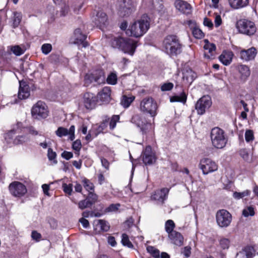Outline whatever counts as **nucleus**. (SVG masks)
I'll return each instance as SVG.
<instances>
[{"label":"nucleus","instance_id":"31","mask_svg":"<svg viewBox=\"0 0 258 258\" xmlns=\"http://www.w3.org/2000/svg\"><path fill=\"white\" fill-rule=\"evenodd\" d=\"M187 96L184 92H182L179 96H172L170 98L171 102H180L185 103L186 101Z\"/></svg>","mask_w":258,"mask_h":258},{"label":"nucleus","instance_id":"36","mask_svg":"<svg viewBox=\"0 0 258 258\" xmlns=\"http://www.w3.org/2000/svg\"><path fill=\"white\" fill-rule=\"evenodd\" d=\"M14 14V16L13 19V26L14 28H16L19 25L21 22L22 16L21 13L18 12H15Z\"/></svg>","mask_w":258,"mask_h":258},{"label":"nucleus","instance_id":"10","mask_svg":"<svg viewBox=\"0 0 258 258\" xmlns=\"http://www.w3.org/2000/svg\"><path fill=\"white\" fill-rule=\"evenodd\" d=\"M199 167L204 174H208L218 169L217 164L212 159L208 158L200 160Z\"/></svg>","mask_w":258,"mask_h":258},{"label":"nucleus","instance_id":"52","mask_svg":"<svg viewBox=\"0 0 258 258\" xmlns=\"http://www.w3.org/2000/svg\"><path fill=\"white\" fill-rule=\"evenodd\" d=\"M173 86V84L172 83H165L161 86V90L162 91H170L172 89Z\"/></svg>","mask_w":258,"mask_h":258},{"label":"nucleus","instance_id":"59","mask_svg":"<svg viewBox=\"0 0 258 258\" xmlns=\"http://www.w3.org/2000/svg\"><path fill=\"white\" fill-rule=\"evenodd\" d=\"M26 141V138L23 136H18L14 140V144H22Z\"/></svg>","mask_w":258,"mask_h":258},{"label":"nucleus","instance_id":"32","mask_svg":"<svg viewBox=\"0 0 258 258\" xmlns=\"http://www.w3.org/2000/svg\"><path fill=\"white\" fill-rule=\"evenodd\" d=\"M135 97L133 96L127 97L125 95L122 96L121 104L125 108H127L131 103L134 100Z\"/></svg>","mask_w":258,"mask_h":258},{"label":"nucleus","instance_id":"12","mask_svg":"<svg viewBox=\"0 0 258 258\" xmlns=\"http://www.w3.org/2000/svg\"><path fill=\"white\" fill-rule=\"evenodd\" d=\"M212 103L211 98L209 95L203 96L199 99L196 104V109L198 114H204L206 110L211 107Z\"/></svg>","mask_w":258,"mask_h":258},{"label":"nucleus","instance_id":"50","mask_svg":"<svg viewBox=\"0 0 258 258\" xmlns=\"http://www.w3.org/2000/svg\"><path fill=\"white\" fill-rule=\"evenodd\" d=\"M11 50L15 55L17 56L21 55L24 53V50L22 49L18 45L13 46L11 48Z\"/></svg>","mask_w":258,"mask_h":258},{"label":"nucleus","instance_id":"41","mask_svg":"<svg viewBox=\"0 0 258 258\" xmlns=\"http://www.w3.org/2000/svg\"><path fill=\"white\" fill-rule=\"evenodd\" d=\"M92 205L91 204V203L90 202V201H89L88 200V199L87 198H86L85 200H82L81 201H80L79 203H78V206H79V208L80 209H81V210H83L85 208H88V207H90L92 206Z\"/></svg>","mask_w":258,"mask_h":258},{"label":"nucleus","instance_id":"33","mask_svg":"<svg viewBox=\"0 0 258 258\" xmlns=\"http://www.w3.org/2000/svg\"><path fill=\"white\" fill-rule=\"evenodd\" d=\"M121 242L123 245L130 248H134V245L130 241L129 237L126 234L123 233L122 234Z\"/></svg>","mask_w":258,"mask_h":258},{"label":"nucleus","instance_id":"29","mask_svg":"<svg viewBox=\"0 0 258 258\" xmlns=\"http://www.w3.org/2000/svg\"><path fill=\"white\" fill-rule=\"evenodd\" d=\"M229 3L231 8L238 9L243 8L248 5V0H229Z\"/></svg>","mask_w":258,"mask_h":258},{"label":"nucleus","instance_id":"16","mask_svg":"<svg viewBox=\"0 0 258 258\" xmlns=\"http://www.w3.org/2000/svg\"><path fill=\"white\" fill-rule=\"evenodd\" d=\"M174 6L177 10L184 14L188 15L191 13V6L186 1L175 0Z\"/></svg>","mask_w":258,"mask_h":258},{"label":"nucleus","instance_id":"37","mask_svg":"<svg viewBox=\"0 0 258 258\" xmlns=\"http://www.w3.org/2000/svg\"><path fill=\"white\" fill-rule=\"evenodd\" d=\"M147 251L152 255L155 258H160V251L155 247L149 246L147 247Z\"/></svg>","mask_w":258,"mask_h":258},{"label":"nucleus","instance_id":"6","mask_svg":"<svg viewBox=\"0 0 258 258\" xmlns=\"http://www.w3.org/2000/svg\"><path fill=\"white\" fill-rule=\"evenodd\" d=\"M136 3L133 0H121L119 3L118 13L121 17L130 15L135 11Z\"/></svg>","mask_w":258,"mask_h":258},{"label":"nucleus","instance_id":"5","mask_svg":"<svg viewBox=\"0 0 258 258\" xmlns=\"http://www.w3.org/2000/svg\"><path fill=\"white\" fill-rule=\"evenodd\" d=\"M140 109L142 112L147 113L154 117L157 115V105L152 98L146 97L141 102Z\"/></svg>","mask_w":258,"mask_h":258},{"label":"nucleus","instance_id":"26","mask_svg":"<svg viewBox=\"0 0 258 258\" xmlns=\"http://www.w3.org/2000/svg\"><path fill=\"white\" fill-rule=\"evenodd\" d=\"M233 53L231 51H224L219 56L220 61L225 66L229 65L232 61Z\"/></svg>","mask_w":258,"mask_h":258},{"label":"nucleus","instance_id":"51","mask_svg":"<svg viewBox=\"0 0 258 258\" xmlns=\"http://www.w3.org/2000/svg\"><path fill=\"white\" fill-rule=\"evenodd\" d=\"M52 49V46L50 44L45 43L42 45L41 50L44 54H48Z\"/></svg>","mask_w":258,"mask_h":258},{"label":"nucleus","instance_id":"22","mask_svg":"<svg viewBox=\"0 0 258 258\" xmlns=\"http://www.w3.org/2000/svg\"><path fill=\"white\" fill-rule=\"evenodd\" d=\"M169 192V189L163 188L160 190H157L151 196L153 200L160 202L163 204L166 199Z\"/></svg>","mask_w":258,"mask_h":258},{"label":"nucleus","instance_id":"30","mask_svg":"<svg viewBox=\"0 0 258 258\" xmlns=\"http://www.w3.org/2000/svg\"><path fill=\"white\" fill-rule=\"evenodd\" d=\"M94 73V82L97 84L105 83V78L104 73L101 71H96Z\"/></svg>","mask_w":258,"mask_h":258},{"label":"nucleus","instance_id":"42","mask_svg":"<svg viewBox=\"0 0 258 258\" xmlns=\"http://www.w3.org/2000/svg\"><path fill=\"white\" fill-rule=\"evenodd\" d=\"M244 251L247 258L252 257L255 255V250L253 247L251 246L246 247L244 249Z\"/></svg>","mask_w":258,"mask_h":258},{"label":"nucleus","instance_id":"57","mask_svg":"<svg viewBox=\"0 0 258 258\" xmlns=\"http://www.w3.org/2000/svg\"><path fill=\"white\" fill-rule=\"evenodd\" d=\"M191 248L189 246H185L181 250V253L183 254V255L185 257H189L191 254Z\"/></svg>","mask_w":258,"mask_h":258},{"label":"nucleus","instance_id":"2","mask_svg":"<svg viewBox=\"0 0 258 258\" xmlns=\"http://www.w3.org/2000/svg\"><path fill=\"white\" fill-rule=\"evenodd\" d=\"M163 47L170 56H176L181 52L182 45L177 37L174 35H168L165 38Z\"/></svg>","mask_w":258,"mask_h":258},{"label":"nucleus","instance_id":"23","mask_svg":"<svg viewBox=\"0 0 258 258\" xmlns=\"http://www.w3.org/2000/svg\"><path fill=\"white\" fill-rule=\"evenodd\" d=\"M111 89L109 87H104L102 90L98 93L97 98L103 103H107L111 99Z\"/></svg>","mask_w":258,"mask_h":258},{"label":"nucleus","instance_id":"45","mask_svg":"<svg viewBox=\"0 0 258 258\" xmlns=\"http://www.w3.org/2000/svg\"><path fill=\"white\" fill-rule=\"evenodd\" d=\"M86 198L88 199L89 201H90L91 204L93 205L97 202L98 199V196L93 191H90Z\"/></svg>","mask_w":258,"mask_h":258},{"label":"nucleus","instance_id":"48","mask_svg":"<svg viewBox=\"0 0 258 258\" xmlns=\"http://www.w3.org/2000/svg\"><path fill=\"white\" fill-rule=\"evenodd\" d=\"M242 214L244 217H248L249 216H253L254 215V209L251 206L248 207L243 210Z\"/></svg>","mask_w":258,"mask_h":258},{"label":"nucleus","instance_id":"61","mask_svg":"<svg viewBox=\"0 0 258 258\" xmlns=\"http://www.w3.org/2000/svg\"><path fill=\"white\" fill-rule=\"evenodd\" d=\"M75 126L72 125L70 128L69 131V134L70 135V139L71 141H73L75 139Z\"/></svg>","mask_w":258,"mask_h":258},{"label":"nucleus","instance_id":"7","mask_svg":"<svg viewBox=\"0 0 258 258\" xmlns=\"http://www.w3.org/2000/svg\"><path fill=\"white\" fill-rule=\"evenodd\" d=\"M131 121L141 130L143 134H146L152 128V124L142 115L135 114L133 116Z\"/></svg>","mask_w":258,"mask_h":258},{"label":"nucleus","instance_id":"13","mask_svg":"<svg viewBox=\"0 0 258 258\" xmlns=\"http://www.w3.org/2000/svg\"><path fill=\"white\" fill-rule=\"evenodd\" d=\"M238 28L239 31L248 35L253 34L256 28L253 22L247 20H242L238 23Z\"/></svg>","mask_w":258,"mask_h":258},{"label":"nucleus","instance_id":"49","mask_svg":"<svg viewBox=\"0 0 258 258\" xmlns=\"http://www.w3.org/2000/svg\"><path fill=\"white\" fill-rule=\"evenodd\" d=\"M119 116L118 115H113L109 122V127L111 130H113L116 126V122L119 120Z\"/></svg>","mask_w":258,"mask_h":258},{"label":"nucleus","instance_id":"15","mask_svg":"<svg viewBox=\"0 0 258 258\" xmlns=\"http://www.w3.org/2000/svg\"><path fill=\"white\" fill-rule=\"evenodd\" d=\"M82 102L87 109H92L96 105L97 97L93 93L87 92L83 95Z\"/></svg>","mask_w":258,"mask_h":258},{"label":"nucleus","instance_id":"38","mask_svg":"<svg viewBox=\"0 0 258 258\" xmlns=\"http://www.w3.org/2000/svg\"><path fill=\"white\" fill-rule=\"evenodd\" d=\"M82 183L84 188L88 191L90 192L94 190V185L88 179H83L82 180Z\"/></svg>","mask_w":258,"mask_h":258},{"label":"nucleus","instance_id":"46","mask_svg":"<svg viewBox=\"0 0 258 258\" xmlns=\"http://www.w3.org/2000/svg\"><path fill=\"white\" fill-rule=\"evenodd\" d=\"M250 191L249 190H245L241 192H234L233 194V197L236 199H240L244 197L247 196L249 195Z\"/></svg>","mask_w":258,"mask_h":258},{"label":"nucleus","instance_id":"18","mask_svg":"<svg viewBox=\"0 0 258 258\" xmlns=\"http://www.w3.org/2000/svg\"><path fill=\"white\" fill-rule=\"evenodd\" d=\"M156 158L154 154L152 151L150 146L145 148L143 154V161L146 165H151L155 162Z\"/></svg>","mask_w":258,"mask_h":258},{"label":"nucleus","instance_id":"35","mask_svg":"<svg viewBox=\"0 0 258 258\" xmlns=\"http://www.w3.org/2000/svg\"><path fill=\"white\" fill-rule=\"evenodd\" d=\"M175 227V224L172 220H167L165 224V228L166 231L168 233V235L170 233H171L172 232H174L173 229Z\"/></svg>","mask_w":258,"mask_h":258},{"label":"nucleus","instance_id":"43","mask_svg":"<svg viewBox=\"0 0 258 258\" xmlns=\"http://www.w3.org/2000/svg\"><path fill=\"white\" fill-rule=\"evenodd\" d=\"M56 135L59 137L66 136L69 134L68 130L63 127H59L55 131Z\"/></svg>","mask_w":258,"mask_h":258},{"label":"nucleus","instance_id":"25","mask_svg":"<svg viewBox=\"0 0 258 258\" xmlns=\"http://www.w3.org/2000/svg\"><path fill=\"white\" fill-rule=\"evenodd\" d=\"M30 96V88L29 85L25 83H20L18 92V97L20 99H25Z\"/></svg>","mask_w":258,"mask_h":258},{"label":"nucleus","instance_id":"1","mask_svg":"<svg viewBox=\"0 0 258 258\" xmlns=\"http://www.w3.org/2000/svg\"><path fill=\"white\" fill-rule=\"evenodd\" d=\"M150 26V18L147 15H144L130 26L126 33L128 34L130 33L131 36L140 37L147 32Z\"/></svg>","mask_w":258,"mask_h":258},{"label":"nucleus","instance_id":"27","mask_svg":"<svg viewBox=\"0 0 258 258\" xmlns=\"http://www.w3.org/2000/svg\"><path fill=\"white\" fill-rule=\"evenodd\" d=\"M204 56L208 59H212L215 55L216 46L213 43H208L204 46Z\"/></svg>","mask_w":258,"mask_h":258},{"label":"nucleus","instance_id":"44","mask_svg":"<svg viewBox=\"0 0 258 258\" xmlns=\"http://www.w3.org/2000/svg\"><path fill=\"white\" fill-rule=\"evenodd\" d=\"M120 207V205L119 204H112L109 205L108 207L105 209V212H115L118 211L119 207Z\"/></svg>","mask_w":258,"mask_h":258},{"label":"nucleus","instance_id":"20","mask_svg":"<svg viewBox=\"0 0 258 258\" xmlns=\"http://www.w3.org/2000/svg\"><path fill=\"white\" fill-rule=\"evenodd\" d=\"M257 54L256 49L252 47L247 50L243 49L240 51L241 59L245 61H249L253 59Z\"/></svg>","mask_w":258,"mask_h":258},{"label":"nucleus","instance_id":"11","mask_svg":"<svg viewBox=\"0 0 258 258\" xmlns=\"http://www.w3.org/2000/svg\"><path fill=\"white\" fill-rule=\"evenodd\" d=\"M9 189L12 195L15 197H22L27 192L26 186L19 181H14L9 186Z\"/></svg>","mask_w":258,"mask_h":258},{"label":"nucleus","instance_id":"63","mask_svg":"<svg viewBox=\"0 0 258 258\" xmlns=\"http://www.w3.org/2000/svg\"><path fill=\"white\" fill-rule=\"evenodd\" d=\"M204 25L210 28H212L213 26V23L211 20L207 18H205L204 20Z\"/></svg>","mask_w":258,"mask_h":258},{"label":"nucleus","instance_id":"62","mask_svg":"<svg viewBox=\"0 0 258 258\" xmlns=\"http://www.w3.org/2000/svg\"><path fill=\"white\" fill-rule=\"evenodd\" d=\"M31 237L33 239H35L37 241H39L41 237V235L37 231H33L31 234Z\"/></svg>","mask_w":258,"mask_h":258},{"label":"nucleus","instance_id":"56","mask_svg":"<svg viewBox=\"0 0 258 258\" xmlns=\"http://www.w3.org/2000/svg\"><path fill=\"white\" fill-rule=\"evenodd\" d=\"M62 187L63 191L65 193L71 195L73 190V184H67L66 183H63L62 184Z\"/></svg>","mask_w":258,"mask_h":258},{"label":"nucleus","instance_id":"40","mask_svg":"<svg viewBox=\"0 0 258 258\" xmlns=\"http://www.w3.org/2000/svg\"><path fill=\"white\" fill-rule=\"evenodd\" d=\"M192 33L193 36L197 39H202L204 36V33L202 31L197 27L193 28Z\"/></svg>","mask_w":258,"mask_h":258},{"label":"nucleus","instance_id":"47","mask_svg":"<svg viewBox=\"0 0 258 258\" xmlns=\"http://www.w3.org/2000/svg\"><path fill=\"white\" fill-rule=\"evenodd\" d=\"M108 121L106 119L101 122V123L97 126L96 128L97 133L96 134V136H97L98 134L102 132L107 127L108 125Z\"/></svg>","mask_w":258,"mask_h":258},{"label":"nucleus","instance_id":"19","mask_svg":"<svg viewBox=\"0 0 258 258\" xmlns=\"http://www.w3.org/2000/svg\"><path fill=\"white\" fill-rule=\"evenodd\" d=\"M94 229L96 233H99L102 231H108L110 225L107 221L104 220H96L93 222Z\"/></svg>","mask_w":258,"mask_h":258},{"label":"nucleus","instance_id":"60","mask_svg":"<svg viewBox=\"0 0 258 258\" xmlns=\"http://www.w3.org/2000/svg\"><path fill=\"white\" fill-rule=\"evenodd\" d=\"M61 156L66 160H69L73 157V154L72 152L65 151L62 153Z\"/></svg>","mask_w":258,"mask_h":258},{"label":"nucleus","instance_id":"24","mask_svg":"<svg viewBox=\"0 0 258 258\" xmlns=\"http://www.w3.org/2000/svg\"><path fill=\"white\" fill-rule=\"evenodd\" d=\"M168 237L172 243L177 246H181L183 243L184 238L178 232L174 231L168 235Z\"/></svg>","mask_w":258,"mask_h":258},{"label":"nucleus","instance_id":"8","mask_svg":"<svg viewBox=\"0 0 258 258\" xmlns=\"http://www.w3.org/2000/svg\"><path fill=\"white\" fill-rule=\"evenodd\" d=\"M31 113L36 118H45L48 115L47 106L44 102L39 101L32 107Z\"/></svg>","mask_w":258,"mask_h":258},{"label":"nucleus","instance_id":"9","mask_svg":"<svg viewBox=\"0 0 258 258\" xmlns=\"http://www.w3.org/2000/svg\"><path fill=\"white\" fill-rule=\"evenodd\" d=\"M218 225L222 228L229 226L232 221L231 214L226 210H219L216 215Z\"/></svg>","mask_w":258,"mask_h":258},{"label":"nucleus","instance_id":"39","mask_svg":"<svg viewBox=\"0 0 258 258\" xmlns=\"http://www.w3.org/2000/svg\"><path fill=\"white\" fill-rule=\"evenodd\" d=\"M219 245L223 249H227L230 245V240L228 238H222L219 240Z\"/></svg>","mask_w":258,"mask_h":258},{"label":"nucleus","instance_id":"21","mask_svg":"<svg viewBox=\"0 0 258 258\" xmlns=\"http://www.w3.org/2000/svg\"><path fill=\"white\" fill-rule=\"evenodd\" d=\"M74 43L78 45L82 44L83 47H86L89 43L85 41L87 36L82 34L80 29H77L74 31Z\"/></svg>","mask_w":258,"mask_h":258},{"label":"nucleus","instance_id":"4","mask_svg":"<svg viewBox=\"0 0 258 258\" xmlns=\"http://www.w3.org/2000/svg\"><path fill=\"white\" fill-rule=\"evenodd\" d=\"M211 139L213 146L217 149H222L227 143L224 132L219 127H216L211 131Z\"/></svg>","mask_w":258,"mask_h":258},{"label":"nucleus","instance_id":"3","mask_svg":"<svg viewBox=\"0 0 258 258\" xmlns=\"http://www.w3.org/2000/svg\"><path fill=\"white\" fill-rule=\"evenodd\" d=\"M114 47H117L125 53L133 55L137 47L136 41L130 38H116L112 42Z\"/></svg>","mask_w":258,"mask_h":258},{"label":"nucleus","instance_id":"55","mask_svg":"<svg viewBox=\"0 0 258 258\" xmlns=\"http://www.w3.org/2000/svg\"><path fill=\"white\" fill-rule=\"evenodd\" d=\"M56 154V153L53 152L52 149L51 148H48V151H47V156L50 160H54V162L55 163H57L56 160H54L55 159Z\"/></svg>","mask_w":258,"mask_h":258},{"label":"nucleus","instance_id":"53","mask_svg":"<svg viewBox=\"0 0 258 258\" xmlns=\"http://www.w3.org/2000/svg\"><path fill=\"white\" fill-rule=\"evenodd\" d=\"M82 147L81 142L79 140H77L73 142L72 145L73 149L76 151L77 153L79 154V152L80 150Z\"/></svg>","mask_w":258,"mask_h":258},{"label":"nucleus","instance_id":"54","mask_svg":"<svg viewBox=\"0 0 258 258\" xmlns=\"http://www.w3.org/2000/svg\"><path fill=\"white\" fill-rule=\"evenodd\" d=\"M245 139L247 142H249L253 140V133L251 130H247L245 132Z\"/></svg>","mask_w":258,"mask_h":258},{"label":"nucleus","instance_id":"64","mask_svg":"<svg viewBox=\"0 0 258 258\" xmlns=\"http://www.w3.org/2000/svg\"><path fill=\"white\" fill-rule=\"evenodd\" d=\"M222 23V19L220 15H216L215 18V24L216 27H219Z\"/></svg>","mask_w":258,"mask_h":258},{"label":"nucleus","instance_id":"58","mask_svg":"<svg viewBox=\"0 0 258 258\" xmlns=\"http://www.w3.org/2000/svg\"><path fill=\"white\" fill-rule=\"evenodd\" d=\"M94 73L91 74H87L85 77V81L86 84L94 82Z\"/></svg>","mask_w":258,"mask_h":258},{"label":"nucleus","instance_id":"14","mask_svg":"<svg viewBox=\"0 0 258 258\" xmlns=\"http://www.w3.org/2000/svg\"><path fill=\"white\" fill-rule=\"evenodd\" d=\"M93 21L95 24L101 29H103L108 24V17L102 10H99L96 13Z\"/></svg>","mask_w":258,"mask_h":258},{"label":"nucleus","instance_id":"28","mask_svg":"<svg viewBox=\"0 0 258 258\" xmlns=\"http://www.w3.org/2000/svg\"><path fill=\"white\" fill-rule=\"evenodd\" d=\"M238 72L240 74V79L245 81L250 75L249 68L244 64H240L238 67Z\"/></svg>","mask_w":258,"mask_h":258},{"label":"nucleus","instance_id":"17","mask_svg":"<svg viewBox=\"0 0 258 258\" xmlns=\"http://www.w3.org/2000/svg\"><path fill=\"white\" fill-rule=\"evenodd\" d=\"M182 80L186 85H190L197 77L196 74L190 68L185 67L182 71Z\"/></svg>","mask_w":258,"mask_h":258},{"label":"nucleus","instance_id":"34","mask_svg":"<svg viewBox=\"0 0 258 258\" xmlns=\"http://www.w3.org/2000/svg\"><path fill=\"white\" fill-rule=\"evenodd\" d=\"M117 77L115 72L110 73L106 79L107 84L114 85L117 83Z\"/></svg>","mask_w":258,"mask_h":258}]
</instances>
